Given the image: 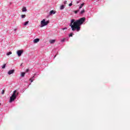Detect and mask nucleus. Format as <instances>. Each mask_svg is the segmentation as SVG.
<instances>
[{
	"mask_svg": "<svg viewBox=\"0 0 130 130\" xmlns=\"http://www.w3.org/2000/svg\"><path fill=\"white\" fill-rule=\"evenodd\" d=\"M81 25H82V18L76 21L75 19H72L69 26L71 27L72 31L79 32L81 30Z\"/></svg>",
	"mask_w": 130,
	"mask_h": 130,
	"instance_id": "nucleus-1",
	"label": "nucleus"
},
{
	"mask_svg": "<svg viewBox=\"0 0 130 130\" xmlns=\"http://www.w3.org/2000/svg\"><path fill=\"white\" fill-rule=\"evenodd\" d=\"M18 95H19V92H17V90H14L11 96H10L9 102L10 103H12V102H14L16 99H17V97H18Z\"/></svg>",
	"mask_w": 130,
	"mask_h": 130,
	"instance_id": "nucleus-2",
	"label": "nucleus"
},
{
	"mask_svg": "<svg viewBox=\"0 0 130 130\" xmlns=\"http://www.w3.org/2000/svg\"><path fill=\"white\" fill-rule=\"evenodd\" d=\"M49 24V20L45 21V19H43L41 22V27H44L45 26H47Z\"/></svg>",
	"mask_w": 130,
	"mask_h": 130,
	"instance_id": "nucleus-3",
	"label": "nucleus"
},
{
	"mask_svg": "<svg viewBox=\"0 0 130 130\" xmlns=\"http://www.w3.org/2000/svg\"><path fill=\"white\" fill-rule=\"evenodd\" d=\"M24 52V51L23 50H18L17 51V54L18 56H21L22 55V54Z\"/></svg>",
	"mask_w": 130,
	"mask_h": 130,
	"instance_id": "nucleus-4",
	"label": "nucleus"
},
{
	"mask_svg": "<svg viewBox=\"0 0 130 130\" xmlns=\"http://www.w3.org/2000/svg\"><path fill=\"white\" fill-rule=\"evenodd\" d=\"M35 76H36V73L34 74V76H32L30 79H29V81H30V83H33V81L35 80Z\"/></svg>",
	"mask_w": 130,
	"mask_h": 130,
	"instance_id": "nucleus-5",
	"label": "nucleus"
},
{
	"mask_svg": "<svg viewBox=\"0 0 130 130\" xmlns=\"http://www.w3.org/2000/svg\"><path fill=\"white\" fill-rule=\"evenodd\" d=\"M56 11H54V10H51L50 11L49 15L50 16H51V15H54L55 14H56Z\"/></svg>",
	"mask_w": 130,
	"mask_h": 130,
	"instance_id": "nucleus-6",
	"label": "nucleus"
},
{
	"mask_svg": "<svg viewBox=\"0 0 130 130\" xmlns=\"http://www.w3.org/2000/svg\"><path fill=\"white\" fill-rule=\"evenodd\" d=\"M14 73H15V70H14V69H13V70H10V71L8 72V75H12V74H14Z\"/></svg>",
	"mask_w": 130,
	"mask_h": 130,
	"instance_id": "nucleus-7",
	"label": "nucleus"
},
{
	"mask_svg": "<svg viewBox=\"0 0 130 130\" xmlns=\"http://www.w3.org/2000/svg\"><path fill=\"white\" fill-rule=\"evenodd\" d=\"M40 40L39 39H38V38H37V39H35V40H34V43H38V42H39V41H40Z\"/></svg>",
	"mask_w": 130,
	"mask_h": 130,
	"instance_id": "nucleus-8",
	"label": "nucleus"
},
{
	"mask_svg": "<svg viewBox=\"0 0 130 130\" xmlns=\"http://www.w3.org/2000/svg\"><path fill=\"white\" fill-rule=\"evenodd\" d=\"M25 75H26V73H25V72H21V77L22 78H24V77H25Z\"/></svg>",
	"mask_w": 130,
	"mask_h": 130,
	"instance_id": "nucleus-9",
	"label": "nucleus"
},
{
	"mask_svg": "<svg viewBox=\"0 0 130 130\" xmlns=\"http://www.w3.org/2000/svg\"><path fill=\"white\" fill-rule=\"evenodd\" d=\"M54 42H55V40H50V43H51V44H53V43H54Z\"/></svg>",
	"mask_w": 130,
	"mask_h": 130,
	"instance_id": "nucleus-10",
	"label": "nucleus"
},
{
	"mask_svg": "<svg viewBox=\"0 0 130 130\" xmlns=\"http://www.w3.org/2000/svg\"><path fill=\"white\" fill-rule=\"evenodd\" d=\"M85 20H86V18L85 17L82 18V24H84V22H85Z\"/></svg>",
	"mask_w": 130,
	"mask_h": 130,
	"instance_id": "nucleus-11",
	"label": "nucleus"
},
{
	"mask_svg": "<svg viewBox=\"0 0 130 130\" xmlns=\"http://www.w3.org/2000/svg\"><path fill=\"white\" fill-rule=\"evenodd\" d=\"M66 40H69V38H67L66 39H63L61 40V42H64Z\"/></svg>",
	"mask_w": 130,
	"mask_h": 130,
	"instance_id": "nucleus-12",
	"label": "nucleus"
},
{
	"mask_svg": "<svg viewBox=\"0 0 130 130\" xmlns=\"http://www.w3.org/2000/svg\"><path fill=\"white\" fill-rule=\"evenodd\" d=\"M22 11V12H27V9L26 7H23Z\"/></svg>",
	"mask_w": 130,
	"mask_h": 130,
	"instance_id": "nucleus-13",
	"label": "nucleus"
},
{
	"mask_svg": "<svg viewBox=\"0 0 130 130\" xmlns=\"http://www.w3.org/2000/svg\"><path fill=\"white\" fill-rule=\"evenodd\" d=\"M29 24V21H25L24 23V26H27Z\"/></svg>",
	"mask_w": 130,
	"mask_h": 130,
	"instance_id": "nucleus-14",
	"label": "nucleus"
},
{
	"mask_svg": "<svg viewBox=\"0 0 130 130\" xmlns=\"http://www.w3.org/2000/svg\"><path fill=\"white\" fill-rule=\"evenodd\" d=\"M64 9V6L61 5L60 7V10H63Z\"/></svg>",
	"mask_w": 130,
	"mask_h": 130,
	"instance_id": "nucleus-15",
	"label": "nucleus"
},
{
	"mask_svg": "<svg viewBox=\"0 0 130 130\" xmlns=\"http://www.w3.org/2000/svg\"><path fill=\"white\" fill-rule=\"evenodd\" d=\"M6 54H7V55L9 56V55H10V54H12V52L9 51V52H7Z\"/></svg>",
	"mask_w": 130,
	"mask_h": 130,
	"instance_id": "nucleus-16",
	"label": "nucleus"
},
{
	"mask_svg": "<svg viewBox=\"0 0 130 130\" xmlns=\"http://www.w3.org/2000/svg\"><path fill=\"white\" fill-rule=\"evenodd\" d=\"M21 17L22 19H24V18H26V15H21Z\"/></svg>",
	"mask_w": 130,
	"mask_h": 130,
	"instance_id": "nucleus-17",
	"label": "nucleus"
},
{
	"mask_svg": "<svg viewBox=\"0 0 130 130\" xmlns=\"http://www.w3.org/2000/svg\"><path fill=\"white\" fill-rule=\"evenodd\" d=\"M73 35H74L73 32L70 33V34H69V37H73Z\"/></svg>",
	"mask_w": 130,
	"mask_h": 130,
	"instance_id": "nucleus-18",
	"label": "nucleus"
},
{
	"mask_svg": "<svg viewBox=\"0 0 130 130\" xmlns=\"http://www.w3.org/2000/svg\"><path fill=\"white\" fill-rule=\"evenodd\" d=\"M6 66H7L6 64H4L3 66H2V69H6Z\"/></svg>",
	"mask_w": 130,
	"mask_h": 130,
	"instance_id": "nucleus-19",
	"label": "nucleus"
},
{
	"mask_svg": "<svg viewBox=\"0 0 130 130\" xmlns=\"http://www.w3.org/2000/svg\"><path fill=\"white\" fill-rule=\"evenodd\" d=\"M79 11H80L79 10H76V11H75V14H78V12Z\"/></svg>",
	"mask_w": 130,
	"mask_h": 130,
	"instance_id": "nucleus-20",
	"label": "nucleus"
},
{
	"mask_svg": "<svg viewBox=\"0 0 130 130\" xmlns=\"http://www.w3.org/2000/svg\"><path fill=\"white\" fill-rule=\"evenodd\" d=\"M2 95H4L5 94V90H3L2 92Z\"/></svg>",
	"mask_w": 130,
	"mask_h": 130,
	"instance_id": "nucleus-21",
	"label": "nucleus"
},
{
	"mask_svg": "<svg viewBox=\"0 0 130 130\" xmlns=\"http://www.w3.org/2000/svg\"><path fill=\"white\" fill-rule=\"evenodd\" d=\"M84 13H85V9L82 10V14H84Z\"/></svg>",
	"mask_w": 130,
	"mask_h": 130,
	"instance_id": "nucleus-22",
	"label": "nucleus"
},
{
	"mask_svg": "<svg viewBox=\"0 0 130 130\" xmlns=\"http://www.w3.org/2000/svg\"><path fill=\"white\" fill-rule=\"evenodd\" d=\"M67 3H68V1H65L63 3L64 5H67Z\"/></svg>",
	"mask_w": 130,
	"mask_h": 130,
	"instance_id": "nucleus-23",
	"label": "nucleus"
},
{
	"mask_svg": "<svg viewBox=\"0 0 130 130\" xmlns=\"http://www.w3.org/2000/svg\"><path fill=\"white\" fill-rule=\"evenodd\" d=\"M72 6H73V3L69 4V7H72Z\"/></svg>",
	"mask_w": 130,
	"mask_h": 130,
	"instance_id": "nucleus-24",
	"label": "nucleus"
},
{
	"mask_svg": "<svg viewBox=\"0 0 130 130\" xmlns=\"http://www.w3.org/2000/svg\"><path fill=\"white\" fill-rule=\"evenodd\" d=\"M67 29H68V28L67 27H64L62 28V30H67Z\"/></svg>",
	"mask_w": 130,
	"mask_h": 130,
	"instance_id": "nucleus-25",
	"label": "nucleus"
},
{
	"mask_svg": "<svg viewBox=\"0 0 130 130\" xmlns=\"http://www.w3.org/2000/svg\"><path fill=\"white\" fill-rule=\"evenodd\" d=\"M82 9V4H80V6L79 7V10Z\"/></svg>",
	"mask_w": 130,
	"mask_h": 130,
	"instance_id": "nucleus-26",
	"label": "nucleus"
},
{
	"mask_svg": "<svg viewBox=\"0 0 130 130\" xmlns=\"http://www.w3.org/2000/svg\"><path fill=\"white\" fill-rule=\"evenodd\" d=\"M25 72L26 73H28V72H29V69H26Z\"/></svg>",
	"mask_w": 130,
	"mask_h": 130,
	"instance_id": "nucleus-27",
	"label": "nucleus"
},
{
	"mask_svg": "<svg viewBox=\"0 0 130 130\" xmlns=\"http://www.w3.org/2000/svg\"><path fill=\"white\" fill-rule=\"evenodd\" d=\"M80 1H78V2H77V4H80Z\"/></svg>",
	"mask_w": 130,
	"mask_h": 130,
	"instance_id": "nucleus-28",
	"label": "nucleus"
},
{
	"mask_svg": "<svg viewBox=\"0 0 130 130\" xmlns=\"http://www.w3.org/2000/svg\"><path fill=\"white\" fill-rule=\"evenodd\" d=\"M14 31L16 32V31H17V28L14 29Z\"/></svg>",
	"mask_w": 130,
	"mask_h": 130,
	"instance_id": "nucleus-29",
	"label": "nucleus"
},
{
	"mask_svg": "<svg viewBox=\"0 0 130 130\" xmlns=\"http://www.w3.org/2000/svg\"><path fill=\"white\" fill-rule=\"evenodd\" d=\"M84 3H82V7H83V6H84Z\"/></svg>",
	"mask_w": 130,
	"mask_h": 130,
	"instance_id": "nucleus-30",
	"label": "nucleus"
},
{
	"mask_svg": "<svg viewBox=\"0 0 130 130\" xmlns=\"http://www.w3.org/2000/svg\"><path fill=\"white\" fill-rule=\"evenodd\" d=\"M57 54H56L54 57V58H55V57L56 56Z\"/></svg>",
	"mask_w": 130,
	"mask_h": 130,
	"instance_id": "nucleus-31",
	"label": "nucleus"
},
{
	"mask_svg": "<svg viewBox=\"0 0 130 130\" xmlns=\"http://www.w3.org/2000/svg\"><path fill=\"white\" fill-rule=\"evenodd\" d=\"M80 14H82V11H80Z\"/></svg>",
	"mask_w": 130,
	"mask_h": 130,
	"instance_id": "nucleus-32",
	"label": "nucleus"
},
{
	"mask_svg": "<svg viewBox=\"0 0 130 130\" xmlns=\"http://www.w3.org/2000/svg\"><path fill=\"white\" fill-rule=\"evenodd\" d=\"M21 67H22V64L20 65Z\"/></svg>",
	"mask_w": 130,
	"mask_h": 130,
	"instance_id": "nucleus-33",
	"label": "nucleus"
},
{
	"mask_svg": "<svg viewBox=\"0 0 130 130\" xmlns=\"http://www.w3.org/2000/svg\"><path fill=\"white\" fill-rule=\"evenodd\" d=\"M0 106H1V103H0Z\"/></svg>",
	"mask_w": 130,
	"mask_h": 130,
	"instance_id": "nucleus-34",
	"label": "nucleus"
}]
</instances>
